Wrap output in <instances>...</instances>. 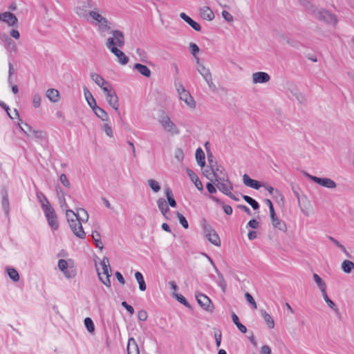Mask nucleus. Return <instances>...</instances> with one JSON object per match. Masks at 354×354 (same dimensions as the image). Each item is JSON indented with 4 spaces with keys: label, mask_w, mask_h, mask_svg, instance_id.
<instances>
[{
    "label": "nucleus",
    "mask_w": 354,
    "mask_h": 354,
    "mask_svg": "<svg viewBox=\"0 0 354 354\" xmlns=\"http://www.w3.org/2000/svg\"><path fill=\"white\" fill-rule=\"evenodd\" d=\"M216 168L212 169L215 180H221L223 181H228V176L225 172L224 168L221 165H216Z\"/></svg>",
    "instance_id": "nucleus-18"
},
{
    "label": "nucleus",
    "mask_w": 354,
    "mask_h": 354,
    "mask_svg": "<svg viewBox=\"0 0 354 354\" xmlns=\"http://www.w3.org/2000/svg\"><path fill=\"white\" fill-rule=\"evenodd\" d=\"M165 196H166V197L167 198L168 204L171 207H176V201H175V199L174 198L172 192L170 189V188H169V187L166 188L165 190Z\"/></svg>",
    "instance_id": "nucleus-37"
},
{
    "label": "nucleus",
    "mask_w": 354,
    "mask_h": 354,
    "mask_svg": "<svg viewBox=\"0 0 354 354\" xmlns=\"http://www.w3.org/2000/svg\"><path fill=\"white\" fill-rule=\"evenodd\" d=\"M216 181L218 182V189L224 194L227 196L230 195L231 191L233 189V187L231 182L229 180L228 181H223L218 179H216Z\"/></svg>",
    "instance_id": "nucleus-17"
},
{
    "label": "nucleus",
    "mask_w": 354,
    "mask_h": 354,
    "mask_svg": "<svg viewBox=\"0 0 354 354\" xmlns=\"http://www.w3.org/2000/svg\"><path fill=\"white\" fill-rule=\"evenodd\" d=\"M111 33L112 34L113 37L108 38L106 43V47L109 48V41L111 39H112L113 43V46L114 48H122L125 44L124 35L123 32L118 30H113L111 31Z\"/></svg>",
    "instance_id": "nucleus-7"
},
{
    "label": "nucleus",
    "mask_w": 354,
    "mask_h": 354,
    "mask_svg": "<svg viewBox=\"0 0 354 354\" xmlns=\"http://www.w3.org/2000/svg\"><path fill=\"white\" fill-rule=\"evenodd\" d=\"M133 68L138 71L141 75L146 77H149L151 76V71L145 65L137 63L134 65Z\"/></svg>",
    "instance_id": "nucleus-25"
},
{
    "label": "nucleus",
    "mask_w": 354,
    "mask_h": 354,
    "mask_svg": "<svg viewBox=\"0 0 354 354\" xmlns=\"http://www.w3.org/2000/svg\"><path fill=\"white\" fill-rule=\"evenodd\" d=\"M36 196L43 210L45 209L48 205H50L48 200L41 192L37 191L36 192Z\"/></svg>",
    "instance_id": "nucleus-29"
},
{
    "label": "nucleus",
    "mask_w": 354,
    "mask_h": 354,
    "mask_svg": "<svg viewBox=\"0 0 354 354\" xmlns=\"http://www.w3.org/2000/svg\"><path fill=\"white\" fill-rule=\"evenodd\" d=\"M270 80V75L265 72H257L252 74V82L254 84L266 83Z\"/></svg>",
    "instance_id": "nucleus-19"
},
{
    "label": "nucleus",
    "mask_w": 354,
    "mask_h": 354,
    "mask_svg": "<svg viewBox=\"0 0 354 354\" xmlns=\"http://www.w3.org/2000/svg\"><path fill=\"white\" fill-rule=\"evenodd\" d=\"M176 215H177V217L179 219V222L182 225V226L185 229H187L189 227V223H188L186 218L183 214L179 213L178 212H176Z\"/></svg>",
    "instance_id": "nucleus-49"
},
{
    "label": "nucleus",
    "mask_w": 354,
    "mask_h": 354,
    "mask_svg": "<svg viewBox=\"0 0 354 354\" xmlns=\"http://www.w3.org/2000/svg\"><path fill=\"white\" fill-rule=\"evenodd\" d=\"M176 87L180 99L182 101H184L189 108L194 109L196 106V102L190 95L189 92L185 89L182 84H176Z\"/></svg>",
    "instance_id": "nucleus-4"
},
{
    "label": "nucleus",
    "mask_w": 354,
    "mask_h": 354,
    "mask_svg": "<svg viewBox=\"0 0 354 354\" xmlns=\"http://www.w3.org/2000/svg\"><path fill=\"white\" fill-rule=\"evenodd\" d=\"M62 272L64 273L65 277H66L68 279L73 278L76 275L75 270L73 269H68V268H67V270H65Z\"/></svg>",
    "instance_id": "nucleus-54"
},
{
    "label": "nucleus",
    "mask_w": 354,
    "mask_h": 354,
    "mask_svg": "<svg viewBox=\"0 0 354 354\" xmlns=\"http://www.w3.org/2000/svg\"><path fill=\"white\" fill-rule=\"evenodd\" d=\"M104 93L106 95V100L108 104L119 113V98L113 88L112 89H104Z\"/></svg>",
    "instance_id": "nucleus-10"
},
{
    "label": "nucleus",
    "mask_w": 354,
    "mask_h": 354,
    "mask_svg": "<svg viewBox=\"0 0 354 354\" xmlns=\"http://www.w3.org/2000/svg\"><path fill=\"white\" fill-rule=\"evenodd\" d=\"M84 94L89 106L92 109L97 105L95 99L93 97L92 93L87 87H84Z\"/></svg>",
    "instance_id": "nucleus-27"
},
{
    "label": "nucleus",
    "mask_w": 354,
    "mask_h": 354,
    "mask_svg": "<svg viewBox=\"0 0 354 354\" xmlns=\"http://www.w3.org/2000/svg\"><path fill=\"white\" fill-rule=\"evenodd\" d=\"M175 158L180 162L183 161L184 153L181 149L178 148L175 151Z\"/></svg>",
    "instance_id": "nucleus-59"
},
{
    "label": "nucleus",
    "mask_w": 354,
    "mask_h": 354,
    "mask_svg": "<svg viewBox=\"0 0 354 354\" xmlns=\"http://www.w3.org/2000/svg\"><path fill=\"white\" fill-rule=\"evenodd\" d=\"M243 182L245 185L255 189H259L262 187V185L259 181L250 178L248 174H244L243 176Z\"/></svg>",
    "instance_id": "nucleus-20"
},
{
    "label": "nucleus",
    "mask_w": 354,
    "mask_h": 354,
    "mask_svg": "<svg viewBox=\"0 0 354 354\" xmlns=\"http://www.w3.org/2000/svg\"><path fill=\"white\" fill-rule=\"evenodd\" d=\"M41 97L39 94L36 93L33 96L32 104L35 108H38L41 104Z\"/></svg>",
    "instance_id": "nucleus-53"
},
{
    "label": "nucleus",
    "mask_w": 354,
    "mask_h": 354,
    "mask_svg": "<svg viewBox=\"0 0 354 354\" xmlns=\"http://www.w3.org/2000/svg\"><path fill=\"white\" fill-rule=\"evenodd\" d=\"M70 214H71L75 218L77 217L78 220L81 222H86L88 219V214L83 208L77 209V212H75L71 209H66V216L67 218L70 216Z\"/></svg>",
    "instance_id": "nucleus-15"
},
{
    "label": "nucleus",
    "mask_w": 354,
    "mask_h": 354,
    "mask_svg": "<svg viewBox=\"0 0 354 354\" xmlns=\"http://www.w3.org/2000/svg\"><path fill=\"white\" fill-rule=\"evenodd\" d=\"M232 319L241 333H245L247 332V328L239 322V317L234 313L232 314Z\"/></svg>",
    "instance_id": "nucleus-34"
},
{
    "label": "nucleus",
    "mask_w": 354,
    "mask_h": 354,
    "mask_svg": "<svg viewBox=\"0 0 354 354\" xmlns=\"http://www.w3.org/2000/svg\"><path fill=\"white\" fill-rule=\"evenodd\" d=\"M6 272L9 276V277L15 282H17L19 280V275L16 269L13 268H7Z\"/></svg>",
    "instance_id": "nucleus-42"
},
{
    "label": "nucleus",
    "mask_w": 354,
    "mask_h": 354,
    "mask_svg": "<svg viewBox=\"0 0 354 354\" xmlns=\"http://www.w3.org/2000/svg\"><path fill=\"white\" fill-rule=\"evenodd\" d=\"M174 296L176 297L177 301H179L180 304H183L186 307H189V308L190 307L189 302L187 301V299H185V297L184 296H183L180 294H176V293H174Z\"/></svg>",
    "instance_id": "nucleus-50"
},
{
    "label": "nucleus",
    "mask_w": 354,
    "mask_h": 354,
    "mask_svg": "<svg viewBox=\"0 0 354 354\" xmlns=\"http://www.w3.org/2000/svg\"><path fill=\"white\" fill-rule=\"evenodd\" d=\"M196 69L198 72L202 75L209 87L212 90H216V87L212 81V74L209 69L201 63L198 57H196Z\"/></svg>",
    "instance_id": "nucleus-3"
},
{
    "label": "nucleus",
    "mask_w": 354,
    "mask_h": 354,
    "mask_svg": "<svg viewBox=\"0 0 354 354\" xmlns=\"http://www.w3.org/2000/svg\"><path fill=\"white\" fill-rule=\"evenodd\" d=\"M46 95L53 102H57L60 99L59 91L55 88L48 89L46 92Z\"/></svg>",
    "instance_id": "nucleus-24"
},
{
    "label": "nucleus",
    "mask_w": 354,
    "mask_h": 354,
    "mask_svg": "<svg viewBox=\"0 0 354 354\" xmlns=\"http://www.w3.org/2000/svg\"><path fill=\"white\" fill-rule=\"evenodd\" d=\"M58 268L59 269L63 272L68 268V263L64 259H59L58 261Z\"/></svg>",
    "instance_id": "nucleus-58"
},
{
    "label": "nucleus",
    "mask_w": 354,
    "mask_h": 354,
    "mask_svg": "<svg viewBox=\"0 0 354 354\" xmlns=\"http://www.w3.org/2000/svg\"><path fill=\"white\" fill-rule=\"evenodd\" d=\"M157 205L160 211H162L163 209L167 207L165 200L162 198H159L157 201Z\"/></svg>",
    "instance_id": "nucleus-60"
},
{
    "label": "nucleus",
    "mask_w": 354,
    "mask_h": 354,
    "mask_svg": "<svg viewBox=\"0 0 354 354\" xmlns=\"http://www.w3.org/2000/svg\"><path fill=\"white\" fill-rule=\"evenodd\" d=\"M328 239L330 241L334 243L341 250H342L344 252H346L345 247L343 245H342L337 240H336L335 238L332 236H329Z\"/></svg>",
    "instance_id": "nucleus-61"
},
{
    "label": "nucleus",
    "mask_w": 354,
    "mask_h": 354,
    "mask_svg": "<svg viewBox=\"0 0 354 354\" xmlns=\"http://www.w3.org/2000/svg\"><path fill=\"white\" fill-rule=\"evenodd\" d=\"M148 317L147 313L145 310H140L138 313V318L140 321H146Z\"/></svg>",
    "instance_id": "nucleus-63"
},
{
    "label": "nucleus",
    "mask_w": 354,
    "mask_h": 354,
    "mask_svg": "<svg viewBox=\"0 0 354 354\" xmlns=\"http://www.w3.org/2000/svg\"><path fill=\"white\" fill-rule=\"evenodd\" d=\"M59 180L64 187H68V188L70 187L71 183H70L66 174H61L59 176Z\"/></svg>",
    "instance_id": "nucleus-52"
},
{
    "label": "nucleus",
    "mask_w": 354,
    "mask_h": 354,
    "mask_svg": "<svg viewBox=\"0 0 354 354\" xmlns=\"http://www.w3.org/2000/svg\"><path fill=\"white\" fill-rule=\"evenodd\" d=\"M325 17H327L328 21L330 23H333L334 24H336L337 23V19L336 17L330 13L325 12Z\"/></svg>",
    "instance_id": "nucleus-62"
},
{
    "label": "nucleus",
    "mask_w": 354,
    "mask_h": 354,
    "mask_svg": "<svg viewBox=\"0 0 354 354\" xmlns=\"http://www.w3.org/2000/svg\"><path fill=\"white\" fill-rule=\"evenodd\" d=\"M196 160L197 163L201 167H204L205 165V153L201 148H198L196 151Z\"/></svg>",
    "instance_id": "nucleus-32"
},
{
    "label": "nucleus",
    "mask_w": 354,
    "mask_h": 354,
    "mask_svg": "<svg viewBox=\"0 0 354 354\" xmlns=\"http://www.w3.org/2000/svg\"><path fill=\"white\" fill-rule=\"evenodd\" d=\"M313 279L322 292L326 290V285L325 282L317 274H313Z\"/></svg>",
    "instance_id": "nucleus-40"
},
{
    "label": "nucleus",
    "mask_w": 354,
    "mask_h": 354,
    "mask_svg": "<svg viewBox=\"0 0 354 354\" xmlns=\"http://www.w3.org/2000/svg\"><path fill=\"white\" fill-rule=\"evenodd\" d=\"M43 211L50 227L55 230H57L59 227L57 216L52 206L48 205Z\"/></svg>",
    "instance_id": "nucleus-8"
},
{
    "label": "nucleus",
    "mask_w": 354,
    "mask_h": 354,
    "mask_svg": "<svg viewBox=\"0 0 354 354\" xmlns=\"http://www.w3.org/2000/svg\"><path fill=\"white\" fill-rule=\"evenodd\" d=\"M2 207L5 212V214L8 216L9 212V201L8 197V193L5 188L2 189Z\"/></svg>",
    "instance_id": "nucleus-31"
},
{
    "label": "nucleus",
    "mask_w": 354,
    "mask_h": 354,
    "mask_svg": "<svg viewBox=\"0 0 354 354\" xmlns=\"http://www.w3.org/2000/svg\"><path fill=\"white\" fill-rule=\"evenodd\" d=\"M222 16L228 22H231L233 21L232 15L229 12H227L226 10H223L222 12Z\"/></svg>",
    "instance_id": "nucleus-64"
},
{
    "label": "nucleus",
    "mask_w": 354,
    "mask_h": 354,
    "mask_svg": "<svg viewBox=\"0 0 354 354\" xmlns=\"http://www.w3.org/2000/svg\"><path fill=\"white\" fill-rule=\"evenodd\" d=\"M26 127L28 128V131L30 133L32 134V136L38 139H44L46 137V133L41 130H34L32 129L30 126L28 124H25Z\"/></svg>",
    "instance_id": "nucleus-38"
},
{
    "label": "nucleus",
    "mask_w": 354,
    "mask_h": 354,
    "mask_svg": "<svg viewBox=\"0 0 354 354\" xmlns=\"http://www.w3.org/2000/svg\"><path fill=\"white\" fill-rule=\"evenodd\" d=\"M95 8L88 12L89 17L95 21L97 26L98 31L102 34L111 29L110 23L106 18L102 16Z\"/></svg>",
    "instance_id": "nucleus-1"
},
{
    "label": "nucleus",
    "mask_w": 354,
    "mask_h": 354,
    "mask_svg": "<svg viewBox=\"0 0 354 354\" xmlns=\"http://www.w3.org/2000/svg\"><path fill=\"white\" fill-rule=\"evenodd\" d=\"M91 78L97 86H100V84H103L104 82V79L101 75H100L99 74H97L96 73H91Z\"/></svg>",
    "instance_id": "nucleus-47"
},
{
    "label": "nucleus",
    "mask_w": 354,
    "mask_h": 354,
    "mask_svg": "<svg viewBox=\"0 0 354 354\" xmlns=\"http://www.w3.org/2000/svg\"><path fill=\"white\" fill-rule=\"evenodd\" d=\"M196 298L198 304L205 310L212 311L213 306H211V300L205 295L201 292H196Z\"/></svg>",
    "instance_id": "nucleus-14"
},
{
    "label": "nucleus",
    "mask_w": 354,
    "mask_h": 354,
    "mask_svg": "<svg viewBox=\"0 0 354 354\" xmlns=\"http://www.w3.org/2000/svg\"><path fill=\"white\" fill-rule=\"evenodd\" d=\"M261 315L270 328L274 327V322L272 317L264 310H261Z\"/></svg>",
    "instance_id": "nucleus-39"
},
{
    "label": "nucleus",
    "mask_w": 354,
    "mask_h": 354,
    "mask_svg": "<svg viewBox=\"0 0 354 354\" xmlns=\"http://www.w3.org/2000/svg\"><path fill=\"white\" fill-rule=\"evenodd\" d=\"M202 226L205 234V237L208 241L216 246L221 245L220 238L216 232L207 223V221L203 219L202 222Z\"/></svg>",
    "instance_id": "nucleus-2"
},
{
    "label": "nucleus",
    "mask_w": 354,
    "mask_h": 354,
    "mask_svg": "<svg viewBox=\"0 0 354 354\" xmlns=\"http://www.w3.org/2000/svg\"><path fill=\"white\" fill-rule=\"evenodd\" d=\"M270 214L273 227L281 232H286L287 226L286 223L277 217L274 207H271V211L270 212Z\"/></svg>",
    "instance_id": "nucleus-13"
},
{
    "label": "nucleus",
    "mask_w": 354,
    "mask_h": 354,
    "mask_svg": "<svg viewBox=\"0 0 354 354\" xmlns=\"http://www.w3.org/2000/svg\"><path fill=\"white\" fill-rule=\"evenodd\" d=\"M342 268L346 273H350L354 268V263L348 260H344L342 264Z\"/></svg>",
    "instance_id": "nucleus-44"
},
{
    "label": "nucleus",
    "mask_w": 354,
    "mask_h": 354,
    "mask_svg": "<svg viewBox=\"0 0 354 354\" xmlns=\"http://www.w3.org/2000/svg\"><path fill=\"white\" fill-rule=\"evenodd\" d=\"M67 220L74 234L80 239H84L86 234L82 227V223L78 220L77 217H76V218H70L69 216L67 218Z\"/></svg>",
    "instance_id": "nucleus-6"
},
{
    "label": "nucleus",
    "mask_w": 354,
    "mask_h": 354,
    "mask_svg": "<svg viewBox=\"0 0 354 354\" xmlns=\"http://www.w3.org/2000/svg\"><path fill=\"white\" fill-rule=\"evenodd\" d=\"M92 110L96 116L101 119L102 121H107L109 120L107 113L97 105H96L95 107H93Z\"/></svg>",
    "instance_id": "nucleus-28"
},
{
    "label": "nucleus",
    "mask_w": 354,
    "mask_h": 354,
    "mask_svg": "<svg viewBox=\"0 0 354 354\" xmlns=\"http://www.w3.org/2000/svg\"><path fill=\"white\" fill-rule=\"evenodd\" d=\"M0 21L6 23L9 26H17L18 19L17 17L10 12H4L0 14Z\"/></svg>",
    "instance_id": "nucleus-16"
},
{
    "label": "nucleus",
    "mask_w": 354,
    "mask_h": 354,
    "mask_svg": "<svg viewBox=\"0 0 354 354\" xmlns=\"http://www.w3.org/2000/svg\"><path fill=\"white\" fill-rule=\"evenodd\" d=\"M215 271L218 275V279L216 280V283L221 288V290L223 293L226 292L227 290V282L225 280L223 274L219 272L218 268L215 267Z\"/></svg>",
    "instance_id": "nucleus-26"
},
{
    "label": "nucleus",
    "mask_w": 354,
    "mask_h": 354,
    "mask_svg": "<svg viewBox=\"0 0 354 354\" xmlns=\"http://www.w3.org/2000/svg\"><path fill=\"white\" fill-rule=\"evenodd\" d=\"M84 325L87 329V330L92 333L95 330V326L93 320L90 317H86L84 319Z\"/></svg>",
    "instance_id": "nucleus-48"
},
{
    "label": "nucleus",
    "mask_w": 354,
    "mask_h": 354,
    "mask_svg": "<svg viewBox=\"0 0 354 354\" xmlns=\"http://www.w3.org/2000/svg\"><path fill=\"white\" fill-rule=\"evenodd\" d=\"M147 184L151 190L155 193H157L160 190V185L156 180L153 179L148 180Z\"/></svg>",
    "instance_id": "nucleus-45"
},
{
    "label": "nucleus",
    "mask_w": 354,
    "mask_h": 354,
    "mask_svg": "<svg viewBox=\"0 0 354 354\" xmlns=\"http://www.w3.org/2000/svg\"><path fill=\"white\" fill-rule=\"evenodd\" d=\"M163 129L172 135L178 134L179 130L176 125L171 120L169 116L162 115L159 120Z\"/></svg>",
    "instance_id": "nucleus-11"
},
{
    "label": "nucleus",
    "mask_w": 354,
    "mask_h": 354,
    "mask_svg": "<svg viewBox=\"0 0 354 354\" xmlns=\"http://www.w3.org/2000/svg\"><path fill=\"white\" fill-rule=\"evenodd\" d=\"M186 172L187 175L189 176L190 180L194 183L196 187L199 191L203 190V185L201 183V181L199 180L198 176L190 169L187 168Z\"/></svg>",
    "instance_id": "nucleus-21"
},
{
    "label": "nucleus",
    "mask_w": 354,
    "mask_h": 354,
    "mask_svg": "<svg viewBox=\"0 0 354 354\" xmlns=\"http://www.w3.org/2000/svg\"><path fill=\"white\" fill-rule=\"evenodd\" d=\"M76 14L81 17H86L88 15L89 11L86 4L76 7Z\"/></svg>",
    "instance_id": "nucleus-41"
},
{
    "label": "nucleus",
    "mask_w": 354,
    "mask_h": 354,
    "mask_svg": "<svg viewBox=\"0 0 354 354\" xmlns=\"http://www.w3.org/2000/svg\"><path fill=\"white\" fill-rule=\"evenodd\" d=\"M127 354H140L138 344L133 337L129 339L127 344Z\"/></svg>",
    "instance_id": "nucleus-23"
},
{
    "label": "nucleus",
    "mask_w": 354,
    "mask_h": 354,
    "mask_svg": "<svg viewBox=\"0 0 354 354\" xmlns=\"http://www.w3.org/2000/svg\"><path fill=\"white\" fill-rule=\"evenodd\" d=\"M201 17L205 20L212 21L214 18V14L207 6H204L200 9Z\"/></svg>",
    "instance_id": "nucleus-22"
},
{
    "label": "nucleus",
    "mask_w": 354,
    "mask_h": 354,
    "mask_svg": "<svg viewBox=\"0 0 354 354\" xmlns=\"http://www.w3.org/2000/svg\"><path fill=\"white\" fill-rule=\"evenodd\" d=\"M189 48H190L192 54L196 58L197 57L196 55L200 51L198 46L194 43H190Z\"/></svg>",
    "instance_id": "nucleus-56"
},
{
    "label": "nucleus",
    "mask_w": 354,
    "mask_h": 354,
    "mask_svg": "<svg viewBox=\"0 0 354 354\" xmlns=\"http://www.w3.org/2000/svg\"><path fill=\"white\" fill-rule=\"evenodd\" d=\"M243 200L248 203L254 210L258 209L259 208V205L258 202H257L254 199H253L252 197L247 196V195H243Z\"/></svg>",
    "instance_id": "nucleus-43"
},
{
    "label": "nucleus",
    "mask_w": 354,
    "mask_h": 354,
    "mask_svg": "<svg viewBox=\"0 0 354 354\" xmlns=\"http://www.w3.org/2000/svg\"><path fill=\"white\" fill-rule=\"evenodd\" d=\"M100 265L102 266V270H103V274L104 275H106V278L105 279H104L102 277H101V272H99L98 269H97V275H98V277L100 279V280L107 287L110 288L111 287V281H110V277L111 276V268H110V265H109V260L108 259V257H104L103 258V259L102 260L101 263H100Z\"/></svg>",
    "instance_id": "nucleus-5"
},
{
    "label": "nucleus",
    "mask_w": 354,
    "mask_h": 354,
    "mask_svg": "<svg viewBox=\"0 0 354 354\" xmlns=\"http://www.w3.org/2000/svg\"><path fill=\"white\" fill-rule=\"evenodd\" d=\"M103 130L104 131L105 133L110 138H112L113 136V131L111 127L109 124H104Z\"/></svg>",
    "instance_id": "nucleus-57"
},
{
    "label": "nucleus",
    "mask_w": 354,
    "mask_h": 354,
    "mask_svg": "<svg viewBox=\"0 0 354 354\" xmlns=\"http://www.w3.org/2000/svg\"><path fill=\"white\" fill-rule=\"evenodd\" d=\"M91 236L95 246L102 250L104 248V245L101 241L100 234L97 231H93Z\"/></svg>",
    "instance_id": "nucleus-33"
},
{
    "label": "nucleus",
    "mask_w": 354,
    "mask_h": 354,
    "mask_svg": "<svg viewBox=\"0 0 354 354\" xmlns=\"http://www.w3.org/2000/svg\"><path fill=\"white\" fill-rule=\"evenodd\" d=\"M306 177L314 183H317L318 185L328 188V189H335L337 187L336 183L330 178H319L315 176H312L306 173Z\"/></svg>",
    "instance_id": "nucleus-9"
},
{
    "label": "nucleus",
    "mask_w": 354,
    "mask_h": 354,
    "mask_svg": "<svg viewBox=\"0 0 354 354\" xmlns=\"http://www.w3.org/2000/svg\"><path fill=\"white\" fill-rule=\"evenodd\" d=\"M113 40L111 39L109 44V49L111 50V52L114 54L118 57V62L122 64L125 65L129 62V58L127 56L125 55V54L118 49V48H114L113 46Z\"/></svg>",
    "instance_id": "nucleus-12"
},
{
    "label": "nucleus",
    "mask_w": 354,
    "mask_h": 354,
    "mask_svg": "<svg viewBox=\"0 0 354 354\" xmlns=\"http://www.w3.org/2000/svg\"><path fill=\"white\" fill-rule=\"evenodd\" d=\"M136 53L140 57V61H142V62L147 61V53L143 49L137 48Z\"/></svg>",
    "instance_id": "nucleus-55"
},
{
    "label": "nucleus",
    "mask_w": 354,
    "mask_h": 354,
    "mask_svg": "<svg viewBox=\"0 0 354 354\" xmlns=\"http://www.w3.org/2000/svg\"><path fill=\"white\" fill-rule=\"evenodd\" d=\"M135 278L139 284V288L141 291H145L147 288L146 283L143 277V275L140 272L135 273Z\"/></svg>",
    "instance_id": "nucleus-36"
},
{
    "label": "nucleus",
    "mask_w": 354,
    "mask_h": 354,
    "mask_svg": "<svg viewBox=\"0 0 354 354\" xmlns=\"http://www.w3.org/2000/svg\"><path fill=\"white\" fill-rule=\"evenodd\" d=\"M209 198L217 204L222 205L223 210L227 215H231L232 214L233 210L230 205H225L221 200L215 196H210Z\"/></svg>",
    "instance_id": "nucleus-30"
},
{
    "label": "nucleus",
    "mask_w": 354,
    "mask_h": 354,
    "mask_svg": "<svg viewBox=\"0 0 354 354\" xmlns=\"http://www.w3.org/2000/svg\"><path fill=\"white\" fill-rule=\"evenodd\" d=\"M262 187H263L266 190H268L270 194L276 197L279 196L281 197V200L283 199V196L278 189H275L272 187L268 185H262Z\"/></svg>",
    "instance_id": "nucleus-46"
},
{
    "label": "nucleus",
    "mask_w": 354,
    "mask_h": 354,
    "mask_svg": "<svg viewBox=\"0 0 354 354\" xmlns=\"http://www.w3.org/2000/svg\"><path fill=\"white\" fill-rule=\"evenodd\" d=\"M324 299L328 304V306L333 309L337 314H339V309L337 308L335 304L328 297L326 290L322 292Z\"/></svg>",
    "instance_id": "nucleus-35"
},
{
    "label": "nucleus",
    "mask_w": 354,
    "mask_h": 354,
    "mask_svg": "<svg viewBox=\"0 0 354 354\" xmlns=\"http://www.w3.org/2000/svg\"><path fill=\"white\" fill-rule=\"evenodd\" d=\"M245 297L246 300L248 301V302L251 304V306H252V308L254 309H256L257 308V304H256L253 297L249 292H246L245 294Z\"/></svg>",
    "instance_id": "nucleus-51"
}]
</instances>
